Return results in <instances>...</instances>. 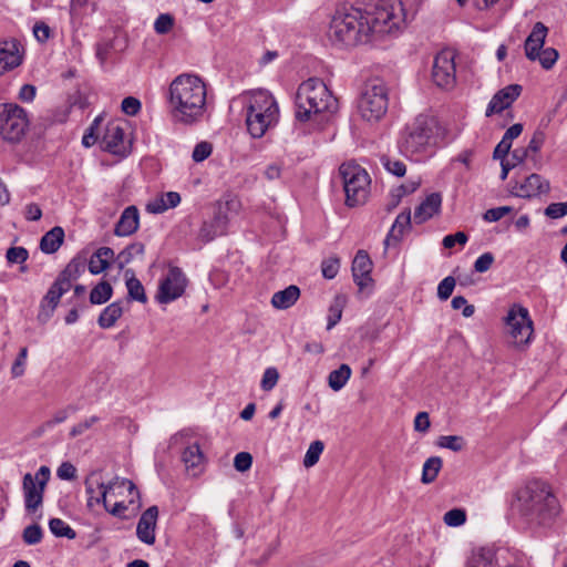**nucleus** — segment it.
I'll return each mask as SVG.
<instances>
[{
	"mask_svg": "<svg viewBox=\"0 0 567 567\" xmlns=\"http://www.w3.org/2000/svg\"><path fill=\"white\" fill-rule=\"evenodd\" d=\"M112 286L107 281H101L90 292V302L92 305H102L112 297Z\"/></svg>",
	"mask_w": 567,
	"mask_h": 567,
	"instance_id": "obj_40",
	"label": "nucleus"
},
{
	"mask_svg": "<svg viewBox=\"0 0 567 567\" xmlns=\"http://www.w3.org/2000/svg\"><path fill=\"white\" fill-rule=\"evenodd\" d=\"M50 530L56 537H66L69 539L75 538V532L66 524L64 520L60 518H52L49 522Z\"/></svg>",
	"mask_w": 567,
	"mask_h": 567,
	"instance_id": "obj_42",
	"label": "nucleus"
},
{
	"mask_svg": "<svg viewBox=\"0 0 567 567\" xmlns=\"http://www.w3.org/2000/svg\"><path fill=\"white\" fill-rule=\"evenodd\" d=\"M494 262V256L492 252H484L474 262V269L476 272L487 271Z\"/></svg>",
	"mask_w": 567,
	"mask_h": 567,
	"instance_id": "obj_62",
	"label": "nucleus"
},
{
	"mask_svg": "<svg viewBox=\"0 0 567 567\" xmlns=\"http://www.w3.org/2000/svg\"><path fill=\"white\" fill-rule=\"evenodd\" d=\"M50 480V468L41 466L34 475L27 473L23 476L22 489L24 506L28 513H35L42 506L43 495Z\"/></svg>",
	"mask_w": 567,
	"mask_h": 567,
	"instance_id": "obj_12",
	"label": "nucleus"
},
{
	"mask_svg": "<svg viewBox=\"0 0 567 567\" xmlns=\"http://www.w3.org/2000/svg\"><path fill=\"white\" fill-rule=\"evenodd\" d=\"M127 492L131 496V499L128 501L130 504H134L135 497L140 498V493L136 489V486L134 483L127 478H122L118 476H115L109 482H105V488L103 489V493L100 495V499L102 501V505H106V503H110L112 498H120L124 496V493Z\"/></svg>",
	"mask_w": 567,
	"mask_h": 567,
	"instance_id": "obj_15",
	"label": "nucleus"
},
{
	"mask_svg": "<svg viewBox=\"0 0 567 567\" xmlns=\"http://www.w3.org/2000/svg\"><path fill=\"white\" fill-rule=\"evenodd\" d=\"M27 358H28V349L25 347H23L20 349V352L11 367L12 378H19L24 374Z\"/></svg>",
	"mask_w": 567,
	"mask_h": 567,
	"instance_id": "obj_53",
	"label": "nucleus"
},
{
	"mask_svg": "<svg viewBox=\"0 0 567 567\" xmlns=\"http://www.w3.org/2000/svg\"><path fill=\"white\" fill-rule=\"evenodd\" d=\"M437 446L460 452L465 446V441L460 435H442L437 440Z\"/></svg>",
	"mask_w": 567,
	"mask_h": 567,
	"instance_id": "obj_45",
	"label": "nucleus"
},
{
	"mask_svg": "<svg viewBox=\"0 0 567 567\" xmlns=\"http://www.w3.org/2000/svg\"><path fill=\"white\" fill-rule=\"evenodd\" d=\"M455 279L452 276L445 277L437 286V297L441 300H447L455 288Z\"/></svg>",
	"mask_w": 567,
	"mask_h": 567,
	"instance_id": "obj_55",
	"label": "nucleus"
},
{
	"mask_svg": "<svg viewBox=\"0 0 567 567\" xmlns=\"http://www.w3.org/2000/svg\"><path fill=\"white\" fill-rule=\"evenodd\" d=\"M167 105L171 118L182 125H195L208 111L207 85L193 73L177 75L168 85Z\"/></svg>",
	"mask_w": 567,
	"mask_h": 567,
	"instance_id": "obj_2",
	"label": "nucleus"
},
{
	"mask_svg": "<svg viewBox=\"0 0 567 567\" xmlns=\"http://www.w3.org/2000/svg\"><path fill=\"white\" fill-rule=\"evenodd\" d=\"M558 59V51L554 48H547L539 52L536 60L539 61L540 65L545 70H550Z\"/></svg>",
	"mask_w": 567,
	"mask_h": 567,
	"instance_id": "obj_48",
	"label": "nucleus"
},
{
	"mask_svg": "<svg viewBox=\"0 0 567 567\" xmlns=\"http://www.w3.org/2000/svg\"><path fill=\"white\" fill-rule=\"evenodd\" d=\"M322 275L327 279H333L340 269V259L336 256L329 257L322 261Z\"/></svg>",
	"mask_w": 567,
	"mask_h": 567,
	"instance_id": "obj_49",
	"label": "nucleus"
},
{
	"mask_svg": "<svg viewBox=\"0 0 567 567\" xmlns=\"http://www.w3.org/2000/svg\"><path fill=\"white\" fill-rule=\"evenodd\" d=\"M549 189V183L544 181L540 175L532 174L522 183H516L514 194L518 197L530 198L538 196Z\"/></svg>",
	"mask_w": 567,
	"mask_h": 567,
	"instance_id": "obj_22",
	"label": "nucleus"
},
{
	"mask_svg": "<svg viewBox=\"0 0 567 567\" xmlns=\"http://www.w3.org/2000/svg\"><path fill=\"white\" fill-rule=\"evenodd\" d=\"M140 226V214L135 206L126 207L115 225L116 236L126 237L133 235Z\"/></svg>",
	"mask_w": 567,
	"mask_h": 567,
	"instance_id": "obj_25",
	"label": "nucleus"
},
{
	"mask_svg": "<svg viewBox=\"0 0 567 567\" xmlns=\"http://www.w3.org/2000/svg\"><path fill=\"white\" fill-rule=\"evenodd\" d=\"M145 251V246L142 243H133L122 250L118 256V267L122 269L130 264L135 257H142Z\"/></svg>",
	"mask_w": 567,
	"mask_h": 567,
	"instance_id": "obj_39",
	"label": "nucleus"
},
{
	"mask_svg": "<svg viewBox=\"0 0 567 567\" xmlns=\"http://www.w3.org/2000/svg\"><path fill=\"white\" fill-rule=\"evenodd\" d=\"M381 161H382L383 166L385 167V169L389 173H391L398 177H402L405 175L406 166L403 162H401L399 159H392L386 156H383Z\"/></svg>",
	"mask_w": 567,
	"mask_h": 567,
	"instance_id": "obj_50",
	"label": "nucleus"
},
{
	"mask_svg": "<svg viewBox=\"0 0 567 567\" xmlns=\"http://www.w3.org/2000/svg\"><path fill=\"white\" fill-rule=\"evenodd\" d=\"M420 186V181H410L406 184L400 185L394 192L393 196L396 197L395 204L399 203V200L411 193H414Z\"/></svg>",
	"mask_w": 567,
	"mask_h": 567,
	"instance_id": "obj_63",
	"label": "nucleus"
},
{
	"mask_svg": "<svg viewBox=\"0 0 567 567\" xmlns=\"http://www.w3.org/2000/svg\"><path fill=\"white\" fill-rule=\"evenodd\" d=\"M158 518V507L151 506L148 507L140 517L136 527L137 538L147 544L153 545L155 543V529Z\"/></svg>",
	"mask_w": 567,
	"mask_h": 567,
	"instance_id": "obj_21",
	"label": "nucleus"
},
{
	"mask_svg": "<svg viewBox=\"0 0 567 567\" xmlns=\"http://www.w3.org/2000/svg\"><path fill=\"white\" fill-rule=\"evenodd\" d=\"M252 456L247 452L236 454L234 458V466L238 472H246L251 467Z\"/></svg>",
	"mask_w": 567,
	"mask_h": 567,
	"instance_id": "obj_60",
	"label": "nucleus"
},
{
	"mask_svg": "<svg viewBox=\"0 0 567 567\" xmlns=\"http://www.w3.org/2000/svg\"><path fill=\"white\" fill-rule=\"evenodd\" d=\"M442 206V195L440 193H431L425 199L415 208L414 220L416 224H422L434 215L440 213Z\"/></svg>",
	"mask_w": 567,
	"mask_h": 567,
	"instance_id": "obj_26",
	"label": "nucleus"
},
{
	"mask_svg": "<svg viewBox=\"0 0 567 567\" xmlns=\"http://www.w3.org/2000/svg\"><path fill=\"white\" fill-rule=\"evenodd\" d=\"M279 381V372L275 367H269L265 370L261 381H260V388L269 392L271 391Z\"/></svg>",
	"mask_w": 567,
	"mask_h": 567,
	"instance_id": "obj_46",
	"label": "nucleus"
},
{
	"mask_svg": "<svg viewBox=\"0 0 567 567\" xmlns=\"http://www.w3.org/2000/svg\"><path fill=\"white\" fill-rule=\"evenodd\" d=\"M511 337V343L517 349H522L529 344L534 328L527 308L514 305L505 318Z\"/></svg>",
	"mask_w": 567,
	"mask_h": 567,
	"instance_id": "obj_11",
	"label": "nucleus"
},
{
	"mask_svg": "<svg viewBox=\"0 0 567 567\" xmlns=\"http://www.w3.org/2000/svg\"><path fill=\"white\" fill-rule=\"evenodd\" d=\"M279 120V107L266 90H256L247 95L246 125L254 138L262 137Z\"/></svg>",
	"mask_w": 567,
	"mask_h": 567,
	"instance_id": "obj_5",
	"label": "nucleus"
},
{
	"mask_svg": "<svg viewBox=\"0 0 567 567\" xmlns=\"http://www.w3.org/2000/svg\"><path fill=\"white\" fill-rule=\"evenodd\" d=\"M85 269V259L81 257H74L65 266V268L59 274L58 278L65 282L70 288L72 281L76 280Z\"/></svg>",
	"mask_w": 567,
	"mask_h": 567,
	"instance_id": "obj_33",
	"label": "nucleus"
},
{
	"mask_svg": "<svg viewBox=\"0 0 567 567\" xmlns=\"http://www.w3.org/2000/svg\"><path fill=\"white\" fill-rule=\"evenodd\" d=\"M512 209L513 208L511 206H499V207L491 208L484 213L483 218L485 221H488V223L498 221L504 216L509 214L512 212Z\"/></svg>",
	"mask_w": 567,
	"mask_h": 567,
	"instance_id": "obj_56",
	"label": "nucleus"
},
{
	"mask_svg": "<svg viewBox=\"0 0 567 567\" xmlns=\"http://www.w3.org/2000/svg\"><path fill=\"white\" fill-rule=\"evenodd\" d=\"M372 267L373 265L368 252L359 250L352 261V277L360 291L372 285Z\"/></svg>",
	"mask_w": 567,
	"mask_h": 567,
	"instance_id": "obj_18",
	"label": "nucleus"
},
{
	"mask_svg": "<svg viewBox=\"0 0 567 567\" xmlns=\"http://www.w3.org/2000/svg\"><path fill=\"white\" fill-rule=\"evenodd\" d=\"M323 449H324L323 442H321L319 440L313 441L309 445V447L306 452V455L303 457L305 467H312L313 465H316L320 458L321 453L323 452Z\"/></svg>",
	"mask_w": 567,
	"mask_h": 567,
	"instance_id": "obj_43",
	"label": "nucleus"
},
{
	"mask_svg": "<svg viewBox=\"0 0 567 567\" xmlns=\"http://www.w3.org/2000/svg\"><path fill=\"white\" fill-rule=\"evenodd\" d=\"M343 306L344 298L339 296L336 297L334 301L329 308L327 330H331L341 320Z\"/></svg>",
	"mask_w": 567,
	"mask_h": 567,
	"instance_id": "obj_44",
	"label": "nucleus"
},
{
	"mask_svg": "<svg viewBox=\"0 0 567 567\" xmlns=\"http://www.w3.org/2000/svg\"><path fill=\"white\" fill-rule=\"evenodd\" d=\"M174 25V18L168 13H162L154 22V30L158 34H166Z\"/></svg>",
	"mask_w": 567,
	"mask_h": 567,
	"instance_id": "obj_52",
	"label": "nucleus"
},
{
	"mask_svg": "<svg viewBox=\"0 0 567 567\" xmlns=\"http://www.w3.org/2000/svg\"><path fill=\"white\" fill-rule=\"evenodd\" d=\"M442 465H443V462H442V458L439 457V456H431L429 457L424 464H423V467H422V476H421V481L423 484H431L433 483L441 468H442Z\"/></svg>",
	"mask_w": 567,
	"mask_h": 567,
	"instance_id": "obj_36",
	"label": "nucleus"
},
{
	"mask_svg": "<svg viewBox=\"0 0 567 567\" xmlns=\"http://www.w3.org/2000/svg\"><path fill=\"white\" fill-rule=\"evenodd\" d=\"M125 278H126L127 295H128L130 299L145 303L147 301V297H146L144 287H143L142 282L135 277L134 271L131 269H127L125 271Z\"/></svg>",
	"mask_w": 567,
	"mask_h": 567,
	"instance_id": "obj_34",
	"label": "nucleus"
},
{
	"mask_svg": "<svg viewBox=\"0 0 567 567\" xmlns=\"http://www.w3.org/2000/svg\"><path fill=\"white\" fill-rule=\"evenodd\" d=\"M72 410L71 406L56 411L51 419L43 422L37 430V436L42 435L44 432L53 429L55 425L63 423L69 417V412Z\"/></svg>",
	"mask_w": 567,
	"mask_h": 567,
	"instance_id": "obj_41",
	"label": "nucleus"
},
{
	"mask_svg": "<svg viewBox=\"0 0 567 567\" xmlns=\"http://www.w3.org/2000/svg\"><path fill=\"white\" fill-rule=\"evenodd\" d=\"M141 102L136 97L127 96L122 101V111L130 116L136 115L141 111Z\"/></svg>",
	"mask_w": 567,
	"mask_h": 567,
	"instance_id": "obj_58",
	"label": "nucleus"
},
{
	"mask_svg": "<svg viewBox=\"0 0 567 567\" xmlns=\"http://www.w3.org/2000/svg\"><path fill=\"white\" fill-rule=\"evenodd\" d=\"M181 203V195L176 192H168L157 197L146 205V210L151 214H162L168 208H174Z\"/></svg>",
	"mask_w": 567,
	"mask_h": 567,
	"instance_id": "obj_31",
	"label": "nucleus"
},
{
	"mask_svg": "<svg viewBox=\"0 0 567 567\" xmlns=\"http://www.w3.org/2000/svg\"><path fill=\"white\" fill-rule=\"evenodd\" d=\"M411 224V212L404 210L401 214H399L395 218V221L385 239V245H389L390 239L399 240L402 236L403 231L410 226Z\"/></svg>",
	"mask_w": 567,
	"mask_h": 567,
	"instance_id": "obj_38",
	"label": "nucleus"
},
{
	"mask_svg": "<svg viewBox=\"0 0 567 567\" xmlns=\"http://www.w3.org/2000/svg\"><path fill=\"white\" fill-rule=\"evenodd\" d=\"M22 63L21 44L16 39L0 42V76Z\"/></svg>",
	"mask_w": 567,
	"mask_h": 567,
	"instance_id": "obj_17",
	"label": "nucleus"
},
{
	"mask_svg": "<svg viewBox=\"0 0 567 567\" xmlns=\"http://www.w3.org/2000/svg\"><path fill=\"white\" fill-rule=\"evenodd\" d=\"M29 126L27 112L17 104L0 105V136L9 143H18Z\"/></svg>",
	"mask_w": 567,
	"mask_h": 567,
	"instance_id": "obj_10",
	"label": "nucleus"
},
{
	"mask_svg": "<svg viewBox=\"0 0 567 567\" xmlns=\"http://www.w3.org/2000/svg\"><path fill=\"white\" fill-rule=\"evenodd\" d=\"M548 29L543 22H536L532 32L525 40V55L528 60L535 61L544 47Z\"/></svg>",
	"mask_w": 567,
	"mask_h": 567,
	"instance_id": "obj_24",
	"label": "nucleus"
},
{
	"mask_svg": "<svg viewBox=\"0 0 567 567\" xmlns=\"http://www.w3.org/2000/svg\"><path fill=\"white\" fill-rule=\"evenodd\" d=\"M182 460L190 475L197 476L203 471L204 454L197 443L190 444L184 450Z\"/></svg>",
	"mask_w": 567,
	"mask_h": 567,
	"instance_id": "obj_28",
	"label": "nucleus"
},
{
	"mask_svg": "<svg viewBox=\"0 0 567 567\" xmlns=\"http://www.w3.org/2000/svg\"><path fill=\"white\" fill-rule=\"evenodd\" d=\"M64 240V230L55 226L47 231L40 240V249L44 254H54L61 247Z\"/></svg>",
	"mask_w": 567,
	"mask_h": 567,
	"instance_id": "obj_32",
	"label": "nucleus"
},
{
	"mask_svg": "<svg viewBox=\"0 0 567 567\" xmlns=\"http://www.w3.org/2000/svg\"><path fill=\"white\" fill-rule=\"evenodd\" d=\"M456 53L451 49L439 52L434 59L432 78L434 83L444 89L453 87L456 81Z\"/></svg>",
	"mask_w": 567,
	"mask_h": 567,
	"instance_id": "obj_13",
	"label": "nucleus"
},
{
	"mask_svg": "<svg viewBox=\"0 0 567 567\" xmlns=\"http://www.w3.org/2000/svg\"><path fill=\"white\" fill-rule=\"evenodd\" d=\"M351 377V368L348 364H341L328 375V384L333 391L341 390Z\"/></svg>",
	"mask_w": 567,
	"mask_h": 567,
	"instance_id": "obj_37",
	"label": "nucleus"
},
{
	"mask_svg": "<svg viewBox=\"0 0 567 567\" xmlns=\"http://www.w3.org/2000/svg\"><path fill=\"white\" fill-rule=\"evenodd\" d=\"M213 152V146L208 142L198 143L192 154V158L194 162L199 163L205 161Z\"/></svg>",
	"mask_w": 567,
	"mask_h": 567,
	"instance_id": "obj_57",
	"label": "nucleus"
},
{
	"mask_svg": "<svg viewBox=\"0 0 567 567\" xmlns=\"http://www.w3.org/2000/svg\"><path fill=\"white\" fill-rule=\"evenodd\" d=\"M437 123L434 117L420 114L409 123L399 142L402 154L413 157L426 153L436 141Z\"/></svg>",
	"mask_w": 567,
	"mask_h": 567,
	"instance_id": "obj_6",
	"label": "nucleus"
},
{
	"mask_svg": "<svg viewBox=\"0 0 567 567\" xmlns=\"http://www.w3.org/2000/svg\"><path fill=\"white\" fill-rule=\"evenodd\" d=\"M444 523L451 527H458L466 520V514L464 509L453 508L444 514Z\"/></svg>",
	"mask_w": 567,
	"mask_h": 567,
	"instance_id": "obj_47",
	"label": "nucleus"
},
{
	"mask_svg": "<svg viewBox=\"0 0 567 567\" xmlns=\"http://www.w3.org/2000/svg\"><path fill=\"white\" fill-rule=\"evenodd\" d=\"M187 278L178 267H171L167 275L161 281L156 300L159 303H168L179 298L186 288Z\"/></svg>",
	"mask_w": 567,
	"mask_h": 567,
	"instance_id": "obj_14",
	"label": "nucleus"
},
{
	"mask_svg": "<svg viewBox=\"0 0 567 567\" xmlns=\"http://www.w3.org/2000/svg\"><path fill=\"white\" fill-rule=\"evenodd\" d=\"M405 22L400 0H380L371 10L341 7L333 13L328 38L346 47L368 43L377 37L396 33Z\"/></svg>",
	"mask_w": 567,
	"mask_h": 567,
	"instance_id": "obj_1",
	"label": "nucleus"
},
{
	"mask_svg": "<svg viewBox=\"0 0 567 567\" xmlns=\"http://www.w3.org/2000/svg\"><path fill=\"white\" fill-rule=\"evenodd\" d=\"M388 105V87L381 80L375 79L365 85L358 110L364 121L377 122L384 116Z\"/></svg>",
	"mask_w": 567,
	"mask_h": 567,
	"instance_id": "obj_9",
	"label": "nucleus"
},
{
	"mask_svg": "<svg viewBox=\"0 0 567 567\" xmlns=\"http://www.w3.org/2000/svg\"><path fill=\"white\" fill-rule=\"evenodd\" d=\"M545 215L553 219L561 218L567 215V205L565 203H551L546 207Z\"/></svg>",
	"mask_w": 567,
	"mask_h": 567,
	"instance_id": "obj_61",
	"label": "nucleus"
},
{
	"mask_svg": "<svg viewBox=\"0 0 567 567\" xmlns=\"http://www.w3.org/2000/svg\"><path fill=\"white\" fill-rule=\"evenodd\" d=\"M228 225V218L221 212L215 214L214 218L209 221H204L197 238L203 243L207 244L214 240L217 236H221L226 233Z\"/></svg>",
	"mask_w": 567,
	"mask_h": 567,
	"instance_id": "obj_23",
	"label": "nucleus"
},
{
	"mask_svg": "<svg viewBox=\"0 0 567 567\" xmlns=\"http://www.w3.org/2000/svg\"><path fill=\"white\" fill-rule=\"evenodd\" d=\"M29 257V251L24 247H10L7 250L6 258L9 264H23Z\"/></svg>",
	"mask_w": 567,
	"mask_h": 567,
	"instance_id": "obj_51",
	"label": "nucleus"
},
{
	"mask_svg": "<svg viewBox=\"0 0 567 567\" xmlns=\"http://www.w3.org/2000/svg\"><path fill=\"white\" fill-rule=\"evenodd\" d=\"M84 485L85 493L87 495V507L93 508L95 505L102 504L100 495L105 488V481L103 480L102 472L94 471L90 473L84 481Z\"/></svg>",
	"mask_w": 567,
	"mask_h": 567,
	"instance_id": "obj_27",
	"label": "nucleus"
},
{
	"mask_svg": "<svg viewBox=\"0 0 567 567\" xmlns=\"http://www.w3.org/2000/svg\"><path fill=\"white\" fill-rule=\"evenodd\" d=\"M523 87L519 84H509L498 90L487 104L485 116L489 117L494 114H499L504 110L512 106V104L522 94Z\"/></svg>",
	"mask_w": 567,
	"mask_h": 567,
	"instance_id": "obj_16",
	"label": "nucleus"
},
{
	"mask_svg": "<svg viewBox=\"0 0 567 567\" xmlns=\"http://www.w3.org/2000/svg\"><path fill=\"white\" fill-rule=\"evenodd\" d=\"M339 175L346 193V204L349 207L364 204L371 183L367 171L353 162H347L339 167Z\"/></svg>",
	"mask_w": 567,
	"mask_h": 567,
	"instance_id": "obj_8",
	"label": "nucleus"
},
{
	"mask_svg": "<svg viewBox=\"0 0 567 567\" xmlns=\"http://www.w3.org/2000/svg\"><path fill=\"white\" fill-rule=\"evenodd\" d=\"M123 308L121 302H113L101 312L97 322L103 329L111 328L115 324L117 319L121 318Z\"/></svg>",
	"mask_w": 567,
	"mask_h": 567,
	"instance_id": "obj_35",
	"label": "nucleus"
},
{
	"mask_svg": "<svg viewBox=\"0 0 567 567\" xmlns=\"http://www.w3.org/2000/svg\"><path fill=\"white\" fill-rule=\"evenodd\" d=\"M337 99L324 82L317 78L302 82L296 93V118L300 122L315 120L323 113L337 110Z\"/></svg>",
	"mask_w": 567,
	"mask_h": 567,
	"instance_id": "obj_4",
	"label": "nucleus"
},
{
	"mask_svg": "<svg viewBox=\"0 0 567 567\" xmlns=\"http://www.w3.org/2000/svg\"><path fill=\"white\" fill-rule=\"evenodd\" d=\"M101 147L114 155H126L127 146L124 130L116 123H110L102 137Z\"/></svg>",
	"mask_w": 567,
	"mask_h": 567,
	"instance_id": "obj_19",
	"label": "nucleus"
},
{
	"mask_svg": "<svg viewBox=\"0 0 567 567\" xmlns=\"http://www.w3.org/2000/svg\"><path fill=\"white\" fill-rule=\"evenodd\" d=\"M99 421V417L93 415V416H90L89 419L75 424L71 431H70V436L71 437H76L79 435H82L84 434L90 427H92L96 422Z\"/></svg>",
	"mask_w": 567,
	"mask_h": 567,
	"instance_id": "obj_59",
	"label": "nucleus"
},
{
	"mask_svg": "<svg viewBox=\"0 0 567 567\" xmlns=\"http://www.w3.org/2000/svg\"><path fill=\"white\" fill-rule=\"evenodd\" d=\"M529 564L527 557L518 550L495 548L493 546H478L471 550L466 567H523Z\"/></svg>",
	"mask_w": 567,
	"mask_h": 567,
	"instance_id": "obj_7",
	"label": "nucleus"
},
{
	"mask_svg": "<svg viewBox=\"0 0 567 567\" xmlns=\"http://www.w3.org/2000/svg\"><path fill=\"white\" fill-rule=\"evenodd\" d=\"M300 297V289L296 285H290L284 290L277 291L271 297V306L276 309H288L292 307Z\"/></svg>",
	"mask_w": 567,
	"mask_h": 567,
	"instance_id": "obj_29",
	"label": "nucleus"
},
{
	"mask_svg": "<svg viewBox=\"0 0 567 567\" xmlns=\"http://www.w3.org/2000/svg\"><path fill=\"white\" fill-rule=\"evenodd\" d=\"M513 508L527 522L546 525L559 514V504L549 486L540 481H530L515 493Z\"/></svg>",
	"mask_w": 567,
	"mask_h": 567,
	"instance_id": "obj_3",
	"label": "nucleus"
},
{
	"mask_svg": "<svg viewBox=\"0 0 567 567\" xmlns=\"http://www.w3.org/2000/svg\"><path fill=\"white\" fill-rule=\"evenodd\" d=\"M22 537L28 545L38 544L42 538V529L37 524L29 525L24 528Z\"/></svg>",
	"mask_w": 567,
	"mask_h": 567,
	"instance_id": "obj_54",
	"label": "nucleus"
},
{
	"mask_svg": "<svg viewBox=\"0 0 567 567\" xmlns=\"http://www.w3.org/2000/svg\"><path fill=\"white\" fill-rule=\"evenodd\" d=\"M114 258V251L110 247L99 248L89 260V270L92 275H99L106 270Z\"/></svg>",
	"mask_w": 567,
	"mask_h": 567,
	"instance_id": "obj_30",
	"label": "nucleus"
},
{
	"mask_svg": "<svg viewBox=\"0 0 567 567\" xmlns=\"http://www.w3.org/2000/svg\"><path fill=\"white\" fill-rule=\"evenodd\" d=\"M70 289L71 288L65 282L56 278L41 301L39 319L43 321L49 319L59 305L61 297Z\"/></svg>",
	"mask_w": 567,
	"mask_h": 567,
	"instance_id": "obj_20",
	"label": "nucleus"
},
{
	"mask_svg": "<svg viewBox=\"0 0 567 567\" xmlns=\"http://www.w3.org/2000/svg\"><path fill=\"white\" fill-rule=\"evenodd\" d=\"M101 122V118L100 117H96L93 123L91 124V126L89 127L87 132L83 135L82 137V144L85 146V147H90L92 146L93 144H95V142L97 141V133H96V130L99 127V124Z\"/></svg>",
	"mask_w": 567,
	"mask_h": 567,
	"instance_id": "obj_64",
	"label": "nucleus"
}]
</instances>
